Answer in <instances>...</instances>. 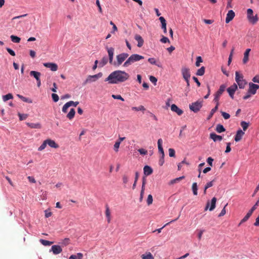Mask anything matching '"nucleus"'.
I'll list each match as a JSON object with an SVG mask.
<instances>
[{
    "mask_svg": "<svg viewBox=\"0 0 259 259\" xmlns=\"http://www.w3.org/2000/svg\"><path fill=\"white\" fill-rule=\"evenodd\" d=\"M192 190L193 191V193L194 195H197L198 194L197 190H198V187L197 183L194 182L193 183L192 186Z\"/></svg>",
    "mask_w": 259,
    "mask_h": 259,
    "instance_id": "nucleus-35",
    "label": "nucleus"
},
{
    "mask_svg": "<svg viewBox=\"0 0 259 259\" xmlns=\"http://www.w3.org/2000/svg\"><path fill=\"white\" fill-rule=\"evenodd\" d=\"M250 51V49H247L244 53V57L242 60V62L244 64L247 63L249 60V55Z\"/></svg>",
    "mask_w": 259,
    "mask_h": 259,
    "instance_id": "nucleus-16",
    "label": "nucleus"
},
{
    "mask_svg": "<svg viewBox=\"0 0 259 259\" xmlns=\"http://www.w3.org/2000/svg\"><path fill=\"white\" fill-rule=\"evenodd\" d=\"M237 89V85H236V84L234 83L232 85L228 88L227 90V92L229 94V96L232 99H234V95Z\"/></svg>",
    "mask_w": 259,
    "mask_h": 259,
    "instance_id": "nucleus-11",
    "label": "nucleus"
},
{
    "mask_svg": "<svg viewBox=\"0 0 259 259\" xmlns=\"http://www.w3.org/2000/svg\"><path fill=\"white\" fill-rule=\"evenodd\" d=\"M105 215L107 218V222L110 223L111 221V213L108 205L106 206Z\"/></svg>",
    "mask_w": 259,
    "mask_h": 259,
    "instance_id": "nucleus-27",
    "label": "nucleus"
},
{
    "mask_svg": "<svg viewBox=\"0 0 259 259\" xmlns=\"http://www.w3.org/2000/svg\"><path fill=\"white\" fill-rule=\"evenodd\" d=\"M130 75L123 71L116 70L111 73L105 79L109 84H117L123 82L128 79Z\"/></svg>",
    "mask_w": 259,
    "mask_h": 259,
    "instance_id": "nucleus-1",
    "label": "nucleus"
},
{
    "mask_svg": "<svg viewBox=\"0 0 259 259\" xmlns=\"http://www.w3.org/2000/svg\"><path fill=\"white\" fill-rule=\"evenodd\" d=\"M205 67L202 66L197 71L196 74L198 76H202L205 73Z\"/></svg>",
    "mask_w": 259,
    "mask_h": 259,
    "instance_id": "nucleus-36",
    "label": "nucleus"
},
{
    "mask_svg": "<svg viewBox=\"0 0 259 259\" xmlns=\"http://www.w3.org/2000/svg\"><path fill=\"white\" fill-rule=\"evenodd\" d=\"M128 54L127 53H121L116 56V61H114L113 65L115 66H120L128 57Z\"/></svg>",
    "mask_w": 259,
    "mask_h": 259,
    "instance_id": "nucleus-4",
    "label": "nucleus"
},
{
    "mask_svg": "<svg viewBox=\"0 0 259 259\" xmlns=\"http://www.w3.org/2000/svg\"><path fill=\"white\" fill-rule=\"evenodd\" d=\"M159 20L160 21V22L161 23V28L163 30V32L164 33H166V22L165 19H164V17H160L159 18Z\"/></svg>",
    "mask_w": 259,
    "mask_h": 259,
    "instance_id": "nucleus-21",
    "label": "nucleus"
},
{
    "mask_svg": "<svg viewBox=\"0 0 259 259\" xmlns=\"http://www.w3.org/2000/svg\"><path fill=\"white\" fill-rule=\"evenodd\" d=\"M68 103L69 104L70 107L71 106H73L74 107H76L77 105L79 104V102L70 101L68 102Z\"/></svg>",
    "mask_w": 259,
    "mask_h": 259,
    "instance_id": "nucleus-60",
    "label": "nucleus"
},
{
    "mask_svg": "<svg viewBox=\"0 0 259 259\" xmlns=\"http://www.w3.org/2000/svg\"><path fill=\"white\" fill-rule=\"evenodd\" d=\"M149 79L155 85L156 84L157 79L155 77L151 75L149 76Z\"/></svg>",
    "mask_w": 259,
    "mask_h": 259,
    "instance_id": "nucleus-53",
    "label": "nucleus"
},
{
    "mask_svg": "<svg viewBox=\"0 0 259 259\" xmlns=\"http://www.w3.org/2000/svg\"><path fill=\"white\" fill-rule=\"evenodd\" d=\"M252 81L254 82H256L259 83V75H256L252 78Z\"/></svg>",
    "mask_w": 259,
    "mask_h": 259,
    "instance_id": "nucleus-64",
    "label": "nucleus"
},
{
    "mask_svg": "<svg viewBox=\"0 0 259 259\" xmlns=\"http://www.w3.org/2000/svg\"><path fill=\"white\" fill-rule=\"evenodd\" d=\"M240 124L244 131H245L249 126V123L245 121H241Z\"/></svg>",
    "mask_w": 259,
    "mask_h": 259,
    "instance_id": "nucleus-43",
    "label": "nucleus"
},
{
    "mask_svg": "<svg viewBox=\"0 0 259 259\" xmlns=\"http://www.w3.org/2000/svg\"><path fill=\"white\" fill-rule=\"evenodd\" d=\"M142 259H154L153 255L150 252H146L141 256Z\"/></svg>",
    "mask_w": 259,
    "mask_h": 259,
    "instance_id": "nucleus-25",
    "label": "nucleus"
},
{
    "mask_svg": "<svg viewBox=\"0 0 259 259\" xmlns=\"http://www.w3.org/2000/svg\"><path fill=\"white\" fill-rule=\"evenodd\" d=\"M17 96L24 102H26V103H32V100L29 98H26V97H25L21 95H19V94H17Z\"/></svg>",
    "mask_w": 259,
    "mask_h": 259,
    "instance_id": "nucleus-28",
    "label": "nucleus"
},
{
    "mask_svg": "<svg viewBox=\"0 0 259 259\" xmlns=\"http://www.w3.org/2000/svg\"><path fill=\"white\" fill-rule=\"evenodd\" d=\"M112 97L114 99L120 100L122 101H124V99L120 95H112Z\"/></svg>",
    "mask_w": 259,
    "mask_h": 259,
    "instance_id": "nucleus-55",
    "label": "nucleus"
},
{
    "mask_svg": "<svg viewBox=\"0 0 259 259\" xmlns=\"http://www.w3.org/2000/svg\"><path fill=\"white\" fill-rule=\"evenodd\" d=\"M250 217V216L247 213L245 216L240 221V223L239 224V226H240L241 224L246 222Z\"/></svg>",
    "mask_w": 259,
    "mask_h": 259,
    "instance_id": "nucleus-48",
    "label": "nucleus"
},
{
    "mask_svg": "<svg viewBox=\"0 0 259 259\" xmlns=\"http://www.w3.org/2000/svg\"><path fill=\"white\" fill-rule=\"evenodd\" d=\"M253 12L251 9H248L247 10V17L249 22L252 24H254L258 21V19L257 14L253 16Z\"/></svg>",
    "mask_w": 259,
    "mask_h": 259,
    "instance_id": "nucleus-5",
    "label": "nucleus"
},
{
    "mask_svg": "<svg viewBox=\"0 0 259 259\" xmlns=\"http://www.w3.org/2000/svg\"><path fill=\"white\" fill-rule=\"evenodd\" d=\"M40 242H41V243L42 245H44L45 246H50V245H52L53 243V242L49 241L46 240H44V239H40Z\"/></svg>",
    "mask_w": 259,
    "mask_h": 259,
    "instance_id": "nucleus-42",
    "label": "nucleus"
},
{
    "mask_svg": "<svg viewBox=\"0 0 259 259\" xmlns=\"http://www.w3.org/2000/svg\"><path fill=\"white\" fill-rule=\"evenodd\" d=\"M160 41L162 43L170 42L169 39L164 36H162V37L160 39Z\"/></svg>",
    "mask_w": 259,
    "mask_h": 259,
    "instance_id": "nucleus-59",
    "label": "nucleus"
},
{
    "mask_svg": "<svg viewBox=\"0 0 259 259\" xmlns=\"http://www.w3.org/2000/svg\"><path fill=\"white\" fill-rule=\"evenodd\" d=\"M120 142H115L114 145V150L115 151V152H118V149H119V146H120Z\"/></svg>",
    "mask_w": 259,
    "mask_h": 259,
    "instance_id": "nucleus-54",
    "label": "nucleus"
},
{
    "mask_svg": "<svg viewBox=\"0 0 259 259\" xmlns=\"http://www.w3.org/2000/svg\"><path fill=\"white\" fill-rule=\"evenodd\" d=\"M202 62H203V60H202L201 57L198 56L196 58V61L195 63V65L197 67H199L200 65V63H202Z\"/></svg>",
    "mask_w": 259,
    "mask_h": 259,
    "instance_id": "nucleus-46",
    "label": "nucleus"
},
{
    "mask_svg": "<svg viewBox=\"0 0 259 259\" xmlns=\"http://www.w3.org/2000/svg\"><path fill=\"white\" fill-rule=\"evenodd\" d=\"M83 254L82 253H77L76 254L70 255L69 259H82Z\"/></svg>",
    "mask_w": 259,
    "mask_h": 259,
    "instance_id": "nucleus-30",
    "label": "nucleus"
},
{
    "mask_svg": "<svg viewBox=\"0 0 259 259\" xmlns=\"http://www.w3.org/2000/svg\"><path fill=\"white\" fill-rule=\"evenodd\" d=\"M138 152L141 155H146L147 154V151L143 148H141L138 150Z\"/></svg>",
    "mask_w": 259,
    "mask_h": 259,
    "instance_id": "nucleus-61",
    "label": "nucleus"
},
{
    "mask_svg": "<svg viewBox=\"0 0 259 259\" xmlns=\"http://www.w3.org/2000/svg\"><path fill=\"white\" fill-rule=\"evenodd\" d=\"M27 125L31 128H40L41 124L39 123H26Z\"/></svg>",
    "mask_w": 259,
    "mask_h": 259,
    "instance_id": "nucleus-26",
    "label": "nucleus"
},
{
    "mask_svg": "<svg viewBox=\"0 0 259 259\" xmlns=\"http://www.w3.org/2000/svg\"><path fill=\"white\" fill-rule=\"evenodd\" d=\"M258 89L259 85L254 84L252 82H250L249 83V89L248 91L249 92V94H250L251 95H254L255 94L257 90Z\"/></svg>",
    "mask_w": 259,
    "mask_h": 259,
    "instance_id": "nucleus-9",
    "label": "nucleus"
},
{
    "mask_svg": "<svg viewBox=\"0 0 259 259\" xmlns=\"http://www.w3.org/2000/svg\"><path fill=\"white\" fill-rule=\"evenodd\" d=\"M13 98V96L12 94L9 93L3 96V99L4 102H6L10 99Z\"/></svg>",
    "mask_w": 259,
    "mask_h": 259,
    "instance_id": "nucleus-37",
    "label": "nucleus"
},
{
    "mask_svg": "<svg viewBox=\"0 0 259 259\" xmlns=\"http://www.w3.org/2000/svg\"><path fill=\"white\" fill-rule=\"evenodd\" d=\"M184 178H185L184 176H182V177L176 178L175 179L171 180V181H169V182L168 183V184L169 185H174L175 183L179 182L181 180L184 179Z\"/></svg>",
    "mask_w": 259,
    "mask_h": 259,
    "instance_id": "nucleus-29",
    "label": "nucleus"
},
{
    "mask_svg": "<svg viewBox=\"0 0 259 259\" xmlns=\"http://www.w3.org/2000/svg\"><path fill=\"white\" fill-rule=\"evenodd\" d=\"M107 52H108L109 57L113 56L114 51V48H113L112 47L109 48H107Z\"/></svg>",
    "mask_w": 259,
    "mask_h": 259,
    "instance_id": "nucleus-47",
    "label": "nucleus"
},
{
    "mask_svg": "<svg viewBox=\"0 0 259 259\" xmlns=\"http://www.w3.org/2000/svg\"><path fill=\"white\" fill-rule=\"evenodd\" d=\"M153 202V197L151 194H149L148 196V198L147 199V203L148 205H151Z\"/></svg>",
    "mask_w": 259,
    "mask_h": 259,
    "instance_id": "nucleus-50",
    "label": "nucleus"
},
{
    "mask_svg": "<svg viewBox=\"0 0 259 259\" xmlns=\"http://www.w3.org/2000/svg\"><path fill=\"white\" fill-rule=\"evenodd\" d=\"M213 181H210L206 184V185L204 187L205 188V190H207L208 188L213 186Z\"/></svg>",
    "mask_w": 259,
    "mask_h": 259,
    "instance_id": "nucleus-63",
    "label": "nucleus"
},
{
    "mask_svg": "<svg viewBox=\"0 0 259 259\" xmlns=\"http://www.w3.org/2000/svg\"><path fill=\"white\" fill-rule=\"evenodd\" d=\"M143 170H144V174L146 176H149L151 174H152L153 172L152 168L148 165L145 166L144 167Z\"/></svg>",
    "mask_w": 259,
    "mask_h": 259,
    "instance_id": "nucleus-22",
    "label": "nucleus"
},
{
    "mask_svg": "<svg viewBox=\"0 0 259 259\" xmlns=\"http://www.w3.org/2000/svg\"><path fill=\"white\" fill-rule=\"evenodd\" d=\"M70 107L68 102L64 105L62 107V112L64 113H66L67 112L68 108Z\"/></svg>",
    "mask_w": 259,
    "mask_h": 259,
    "instance_id": "nucleus-51",
    "label": "nucleus"
},
{
    "mask_svg": "<svg viewBox=\"0 0 259 259\" xmlns=\"http://www.w3.org/2000/svg\"><path fill=\"white\" fill-rule=\"evenodd\" d=\"M75 111L73 108L70 109L69 112L67 115V117L69 119H72L75 115Z\"/></svg>",
    "mask_w": 259,
    "mask_h": 259,
    "instance_id": "nucleus-33",
    "label": "nucleus"
},
{
    "mask_svg": "<svg viewBox=\"0 0 259 259\" xmlns=\"http://www.w3.org/2000/svg\"><path fill=\"white\" fill-rule=\"evenodd\" d=\"M235 13L233 10H229L227 14L226 23H228L232 21L235 17Z\"/></svg>",
    "mask_w": 259,
    "mask_h": 259,
    "instance_id": "nucleus-13",
    "label": "nucleus"
},
{
    "mask_svg": "<svg viewBox=\"0 0 259 259\" xmlns=\"http://www.w3.org/2000/svg\"><path fill=\"white\" fill-rule=\"evenodd\" d=\"M47 141H46V140H45L43 143H42V144L40 146V147L38 148V151H42L47 146Z\"/></svg>",
    "mask_w": 259,
    "mask_h": 259,
    "instance_id": "nucleus-49",
    "label": "nucleus"
},
{
    "mask_svg": "<svg viewBox=\"0 0 259 259\" xmlns=\"http://www.w3.org/2000/svg\"><path fill=\"white\" fill-rule=\"evenodd\" d=\"M52 98L53 100L55 102H58L59 99V96H58V95H57L56 94H54V93L52 94Z\"/></svg>",
    "mask_w": 259,
    "mask_h": 259,
    "instance_id": "nucleus-57",
    "label": "nucleus"
},
{
    "mask_svg": "<svg viewBox=\"0 0 259 259\" xmlns=\"http://www.w3.org/2000/svg\"><path fill=\"white\" fill-rule=\"evenodd\" d=\"M144 57L138 54L132 55L124 63L123 66L127 67L132 63L144 59Z\"/></svg>",
    "mask_w": 259,
    "mask_h": 259,
    "instance_id": "nucleus-2",
    "label": "nucleus"
},
{
    "mask_svg": "<svg viewBox=\"0 0 259 259\" xmlns=\"http://www.w3.org/2000/svg\"><path fill=\"white\" fill-rule=\"evenodd\" d=\"M216 202H217V198L215 197H213L211 200L210 207L209 208V210L210 211H212L215 208Z\"/></svg>",
    "mask_w": 259,
    "mask_h": 259,
    "instance_id": "nucleus-32",
    "label": "nucleus"
},
{
    "mask_svg": "<svg viewBox=\"0 0 259 259\" xmlns=\"http://www.w3.org/2000/svg\"><path fill=\"white\" fill-rule=\"evenodd\" d=\"M51 251L54 254H58L62 251V249L60 246L54 245L52 246Z\"/></svg>",
    "mask_w": 259,
    "mask_h": 259,
    "instance_id": "nucleus-14",
    "label": "nucleus"
},
{
    "mask_svg": "<svg viewBox=\"0 0 259 259\" xmlns=\"http://www.w3.org/2000/svg\"><path fill=\"white\" fill-rule=\"evenodd\" d=\"M219 105V104H216V106H215V107L211 109V110L210 112V114L209 115V116H208V119H210V118H211V117L213 116L214 113L217 111V110L218 109Z\"/></svg>",
    "mask_w": 259,
    "mask_h": 259,
    "instance_id": "nucleus-39",
    "label": "nucleus"
},
{
    "mask_svg": "<svg viewBox=\"0 0 259 259\" xmlns=\"http://www.w3.org/2000/svg\"><path fill=\"white\" fill-rule=\"evenodd\" d=\"M108 62V58L106 57H103L100 61V66L103 67L105 66Z\"/></svg>",
    "mask_w": 259,
    "mask_h": 259,
    "instance_id": "nucleus-40",
    "label": "nucleus"
},
{
    "mask_svg": "<svg viewBox=\"0 0 259 259\" xmlns=\"http://www.w3.org/2000/svg\"><path fill=\"white\" fill-rule=\"evenodd\" d=\"M222 115L225 119H228L230 118V115L229 114L225 112H222Z\"/></svg>",
    "mask_w": 259,
    "mask_h": 259,
    "instance_id": "nucleus-62",
    "label": "nucleus"
},
{
    "mask_svg": "<svg viewBox=\"0 0 259 259\" xmlns=\"http://www.w3.org/2000/svg\"><path fill=\"white\" fill-rule=\"evenodd\" d=\"M181 73L184 79L190 78L191 73L190 69L188 68L182 67L181 69Z\"/></svg>",
    "mask_w": 259,
    "mask_h": 259,
    "instance_id": "nucleus-10",
    "label": "nucleus"
},
{
    "mask_svg": "<svg viewBox=\"0 0 259 259\" xmlns=\"http://www.w3.org/2000/svg\"><path fill=\"white\" fill-rule=\"evenodd\" d=\"M171 110L173 112L177 113L178 115H181L183 113V111L180 109L176 105L172 104L171 106Z\"/></svg>",
    "mask_w": 259,
    "mask_h": 259,
    "instance_id": "nucleus-17",
    "label": "nucleus"
},
{
    "mask_svg": "<svg viewBox=\"0 0 259 259\" xmlns=\"http://www.w3.org/2000/svg\"><path fill=\"white\" fill-rule=\"evenodd\" d=\"M30 75L34 77L36 81H38V79H40V77L41 76V73L37 71H31L30 72Z\"/></svg>",
    "mask_w": 259,
    "mask_h": 259,
    "instance_id": "nucleus-24",
    "label": "nucleus"
},
{
    "mask_svg": "<svg viewBox=\"0 0 259 259\" xmlns=\"http://www.w3.org/2000/svg\"><path fill=\"white\" fill-rule=\"evenodd\" d=\"M210 138L213 140L214 142H216L217 141H221L223 139L221 136L217 135L214 133H211L210 134Z\"/></svg>",
    "mask_w": 259,
    "mask_h": 259,
    "instance_id": "nucleus-23",
    "label": "nucleus"
},
{
    "mask_svg": "<svg viewBox=\"0 0 259 259\" xmlns=\"http://www.w3.org/2000/svg\"><path fill=\"white\" fill-rule=\"evenodd\" d=\"M135 39L138 41L137 46L139 48L141 47L144 44V40L141 35L139 34H136L135 36Z\"/></svg>",
    "mask_w": 259,
    "mask_h": 259,
    "instance_id": "nucleus-19",
    "label": "nucleus"
},
{
    "mask_svg": "<svg viewBox=\"0 0 259 259\" xmlns=\"http://www.w3.org/2000/svg\"><path fill=\"white\" fill-rule=\"evenodd\" d=\"M202 106V102L197 101L189 105L190 109L194 112L196 113L200 110Z\"/></svg>",
    "mask_w": 259,
    "mask_h": 259,
    "instance_id": "nucleus-6",
    "label": "nucleus"
},
{
    "mask_svg": "<svg viewBox=\"0 0 259 259\" xmlns=\"http://www.w3.org/2000/svg\"><path fill=\"white\" fill-rule=\"evenodd\" d=\"M228 205V203H227L225 206L224 207V208H223V209L222 210L221 212H220V213L219 214V217H221L222 216H224L226 213V207L227 206V205Z\"/></svg>",
    "mask_w": 259,
    "mask_h": 259,
    "instance_id": "nucleus-56",
    "label": "nucleus"
},
{
    "mask_svg": "<svg viewBox=\"0 0 259 259\" xmlns=\"http://www.w3.org/2000/svg\"><path fill=\"white\" fill-rule=\"evenodd\" d=\"M62 245L63 246H67L70 244V239L69 238H65L62 242Z\"/></svg>",
    "mask_w": 259,
    "mask_h": 259,
    "instance_id": "nucleus-52",
    "label": "nucleus"
},
{
    "mask_svg": "<svg viewBox=\"0 0 259 259\" xmlns=\"http://www.w3.org/2000/svg\"><path fill=\"white\" fill-rule=\"evenodd\" d=\"M226 88V86L224 84L221 85L220 87L219 90L215 94V97L213 99V101L217 104H219V99L220 96L222 95L223 93L224 92Z\"/></svg>",
    "mask_w": 259,
    "mask_h": 259,
    "instance_id": "nucleus-8",
    "label": "nucleus"
},
{
    "mask_svg": "<svg viewBox=\"0 0 259 259\" xmlns=\"http://www.w3.org/2000/svg\"><path fill=\"white\" fill-rule=\"evenodd\" d=\"M10 37H11V40L13 42H15V43H19V42H20V41L21 40L20 38L17 36L12 35L10 36Z\"/></svg>",
    "mask_w": 259,
    "mask_h": 259,
    "instance_id": "nucleus-38",
    "label": "nucleus"
},
{
    "mask_svg": "<svg viewBox=\"0 0 259 259\" xmlns=\"http://www.w3.org/2000/svg\"><path fill=\"white\" fill-rule=\"evenodd\" d=\"M215 130L218 133H221L225 132L226 130L223 125L219 124L217 125Z\"/></svg>",
    "mask_w": 259,
    "mask_h": 259,
    "instance_id": "nucleus-34",
    "label": "nucleus"
},
{
    "mask_svg": "<svg viewBox=\"0 0 259 259\" xmlns=\"http://www.w3.org/2000/svg\"><path fill=\"white\" fill-rule=\"evenodd\" d=\"M46 141L47 145H48L51 148H58L59 147V145L55 142V141L53 140L48 139L46 140Z\"/></svg>",
    "mask_w": 259,
    "mask_h": 259,
    "instance_id": "nucleus-18",
    "label": "nucleus"
},
{
    "mask_svg": "<svg viewBox=\"0 0 259 259\" xmlns=\"http://www.w3.org/2000/svg\"><path fill=\"white\" fill-rule=\"evenodd\" d=\"M18 116L19 117L20 120H25L28 116V114H21V113H20L19 112L18 113Z\"/></svg>",
    "mask_w": 259,
    "mask_h": 259,
    "instance_id": "nucleus-44",
    "label": "nucleus"
},
{
    "mask_svg": "<svg viewBox=\"0 0 259 259\" xmlns=\"http://www.w3.org/2000/svg\"><path fill=\"white\" fill-rule=\"evenodd\" d=\"M44 66L47 68H50L53 71H56L58 70V67L57 64L55 63H45Z\"/></svg>",
    "mask_w": 259,
    "mask_h": 259,
    "instance_id": "nucleus-12",
    "label": "nucleus"
},
{
    "mask_svg": "<svg viewBox=\"0 0 259 259\" xmlns=\"http://www.w3.org/2000/svg\"><path fill=\"white\" fill-rule=\"evenodd\" d=\"M235 81L240 89H244L247 83L245 80L243 79V75L238 71L235 72Z\"/></svg>",
    "mask_w": 259,
    "mask_h": 259,
    "instance_id": "nucleus-3",
    "label": "nucleus"
},
{
    "mask_svg": "<svg viewBox=\"0 0 259 259\" xmlns=\"http://www.w3.org/2000/svg\"><path fill=\"white\" fill-rule=\"evenodd\" d=\"M244 132H243L241 130H239L237 132V133L235 135V141L236 142H239L240 141L241 139H242V137L243 136V135H244Z\"/></svg>",
    "mask_w": 259,
    "mask_h": 259,
    "instance_id": "nucleus-15",
    "label": "nucleus"
},
{
    "mask_svg": "<svg viewBox=\"0 0 259 259\" xmlns=\"http://www.w3.org/2000/svg\"><path fill=\"white\" fill-rule=\"evenodd\" d=\"M158 144V151L161 154V155L164 156V152L163 149L162 144V140L161 139H159L157 141Z\"/></svg>",
    "mask_w": 259,
    "mask_h": 259,
    "instance_id": "nucleus-20",
    "label": "nucleus"
},
{
    "mask_svg": "<svg viewBox=\"0 0 259 259\" xmlns=\"http://www.w3.org/2000/svg\"><path fill=\"white\" fill-rule=\"evenodd\" d=\"M102 75L103 74L102 72H99V73L93 75H89L84 81V84H85L88 83L96 81L99 78H101Z\"/></svg>",
    "mask_w": 259,
    "mask_h": 259,
    "instance_id": "nucleus-7",
    "label": "nucleus"
},
{
    "mask_svg": "<svg viewBox=\"0 0 259 259\" xmlns=\"http://www.w3.org/2000/svg\"><path fill=\"white\" fill-rule=\"evenodd\" d=\"M132 109L133 110L136 111H144L145 110V107L142 105H140L139 107H133L132 108Z\"/></svg>",
    "mask_w": 259,
    "mask_h": 259,
    "instance_id": "nucleus-41",
    "label": "nucleus"
},
{
    "mask_svg": "<svg viewBox=\"0 0 259 259\" xmlns=\"http://www.w3.org/2000/svg\"><path fill=\"white\" fill-rule=\"evenodd\" d=\"M180 216V215H179L178 217L177 218H176V219H175V220H172V221H171L170 222H168V223H166V224L165 225H164L162 228H159V229H156L155 230L153 231L152 232H153V233H154V232H157L158 233H160L161 232L162 229L164 227H165L166 226H167V225H169V224H170L171 223L174 222H175V221H177V220L179 218Z\"/></svg>",
    "mask_w": 259,
    "mask_h": 259,
    "instance_id": "nucleus-31",
    "label": "nucleus"
},
{
    "mask_svg": "<svg viewBox=\"0 0 259 259\" xmlns=\"http://www.w3.org/2000/svg\"><path fill=\"white\" fill-rule=\"evenodd\" d=\"M169 156L170 157L175 156V150L172 148H169L168 149Z\"/></svg>",
    "mask_w": 259,
    "mask_h": 259,
    "instance_id": "nucleus-58",
    "label": "nucleus"
},
{
    "mask_svg": "<svg viewBox=\"0 0 259 259\" xmlns=\"http://www.w3.org/2000/svg\"><path fill=\"white\" fill-rule=\"evenodd\" d=\"M148 61L151 64L155 65L157 66L158 67H160V66L159 64H157L156 63V61L155 58H150L148 59Z\"/></svg>",
    "mask_w": 259,
    "mask_h": 259,
    "instance_id": "nucleus-45",
    "label": "nucleus"
}]
</instances>
